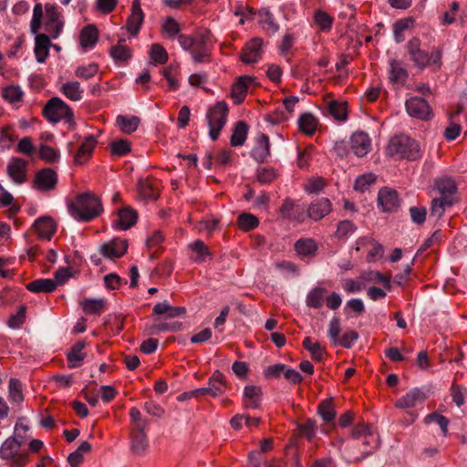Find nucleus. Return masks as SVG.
<instances>
[{"mask_svg":"<svg viewBox=\"0 0 467 467\" xmlns=\"http://www.w3.org/2000/svg\"><path fill=\"white\" fill-rule=\"evenodd\" d=\"M351 150L358 157H364L371 149L368 135L364 131L355 132L350 139Z\"/></svg>","mask_w":467,"mask_h":467,"instance_id":"obj_14","label":"nucleus"},{"mask_svg":"<svg viewBox=\"0 0 467 467\" xmlns=\"http://www.w3.org/2000/svg\"><path fill=\"white\" fill-rule=\"evenodd\" d=\"M182 327V324L179 321L163 322L152 325L149 328V334L158 335L161 332H177L180 331Z\"/></svg>","mask_w":467,"mask_h":467,"instance_id":"obj_46","label":"nucleus"},{"mask_svg":"<svg viewBox=\"0 0 467 467\" xmlns=\"http://www.w3.org/2000/svg\"><path fill=\"white\" fill-rule=\"evenodd\" d=\"M60 92L72 101H79L82 99L83 88L78 81H67L61 85Z\"/></svg>","mask_w":467,"mask_h":467,"instance_id":"obj_33","label":"nucleus"},{"mask_svg":"<svg viewBox=\"0 0 467 467\" xmlns=\"http://www.w3.org/2000/svg\"><path fill=\"white\" fill-rule=\"evenodd\" d=\"M137 212L130 206H125L119 210L118 219L114 222L113 226L125 231L131 228L137 223Z\"/></svg>","mask_w":467,"mask_h":467,"instance_id":"obj_16","label":"nucleus"},{"mask_svg":"<svg viewBox=\"0 0 467 467\" xmlns=\"http://www.w3.org/2000/svg\"><path fill=\"white\" fill-rule=\"evenodd\" d=\"M27 161L13 157L9 160L6 166V173L16 184H22L26 181Z\"/></svg>","mask_w":467,"mask_h":467,"instance_id":"obj_12","label":"nucleus"},{"mask_svg":"<svg viewBox=\"0 0 467 467\" xmlns=\"http://www.w3.org/2000/svg\"><path fill=\"white\" fill-rule=\"evenodd\" d=\"M39 155H40L41 159H43L44 161H46L47 162H49V163H54V162L57 161V160L59 158L58 151L57 150H55L54 148H52L48 145H46V144L40 145Z\"/></svg>","mask_w":467,"mask_h":467,"instance_id":"obj_60","label":"nucleus"},{"mask_svg":"<svg viewBox=\"0 0 467 467\" xmlns=\"http://www.w3.org/2000/svg\"><path fill=\"white\" fill-rule=\"evenodd\" d=\"M9 400L16 403H20L24 400L22 385L17 379H11L9 381Z\"/></svg>","mask_w":467,"mask_h":467,"instance_id":"obj_54","label":"nucleus"},{"mask_svg":"<svg viewBox=\"0 0 467 467\" xmlns=\"http://www.w3.org/2000/svg\"><path fill=\"white\" fill-rule=\"evenodd\" d=\"M24 92L17 85H10L3 89V98L11 104H16L22 101Z\"/></svg>","mask_w":467,"mask_h":467,"instance_id":"obj_47","label":"nucleus"},{"mask_svg":"<svg viewBox=\"0 0 467 467\" xmlns=\"http://www.w3.org/2000/svg\"><path fill=\"white\" fill-rule=\"evenodd\" d=\"M116 121L122 132L130 134L138 129L140 119L136 116L119 115L117 117Z\"/></svg>","mask_w":467,"mask_h":467,"instance_id":"obj_39","label":"nucleus"},{"mask_svg":"<svg viewBox=\"0 0 467 467\" xmlns=\"http://www.w3.org/2000/svg\"><path fill=\"white\" fill-rule=\"evenodd\" d=\"M91 450V444L88 441H82L78 448L71 452L67 457V462L71 467H78L84 461V453Z\"/></svg>","mask_w":467,"mask_h":467,"instance_id":"obj_40","label":"nucleus"},{"mask_svg":"<svg viewBox=\"0 0 467 467\" xmlns=\"http://www.w3.org/2000/svg\"><path fill=\"white\" fill-rule=\"evenodd\" d=\"M26 288L32 293H52L57 288V283L49 278H38L26 285Z\"/></svg>","mask_w":467,"mask_h":467,"instance_id":"obj_31","label":"nucleus"},{"mask_svg":"<svg viewBox=\"0 0 467 467\" xmlns=\"http://www.w3.org/2000/svg\"><path fill=\"white\" fill-rule=\"evenodd\" d=\"M406 110L413 118L427 120L432 117L431 109L425 99L412 97L406 101Z\"/></svg>","mask_w":467,"mask_h":467,"instance_id":"obj_7","label":"nucleus"},{"mask_svg":"<svg viewBox=\"0 0 467 467\" xmlns=\"http://www.w3.org/2000/svg\"><path fill=\"white\" fill-rule=\"evenodd\" d=\"M128 249V241L121 238H114L109 242L104 243L99 247L100 254L109 259L122 257Z\"/></svg>","mask_w":467,"mask_h":467,"instance_id":"obj_11","label":"nucleus"},{"mask_svg":"<svg viewBox=\"0 0 467 467\" xmlns=\"http://www.w3.org/2000/svg\"><path fill=\"white\" fill-rule=\"evenodd\" d=\"M97 144V139L94 135L87 136L81 145L79 146L75 157L74 161L76 164L82 165L88 161L91 156L93 150Z\"/></svg>","mask_w":467,"mask_h":467,"instance_id":"obj_20","label":"nucleus"},{"mask_svg":"<svg viewBox=\"0 0 467 467\" xmlns=\"http://www.w3.org/2000/svg\"><path fill=\"white\" fill-rule=\"evenodd\" d=\"M126 40L121 38L109 49V55L118 64H125L132 57V50L125 44Z\"/></svg>","mask_w":467,"mask_h":467,"instance_id":"obj_23","label":"nucleus"},{"mask_svg":"<svg viewBox=\"0 0 467 467\" xmlns=\"http://www.w3.org/2000/svg\"><path fill=\"white\" fill-rule=\"evenodd\" d=\"M263 40L255 37L250 40L243 48L240 58L245 64L256 63L261 57Z\"/></svg>","mask_w":467,"mask_h":467,"instance_id":"obj_13","label":"nucleus"},{"mask_svg":"<svg viewBox=\"0 0 467 467\" xmlns=\"http://www.w3.org/2000/svg\"><path fill=\"white\" fill-rule=\"evenodd\" d=\"M376 181V176L373 173L360 175L357 178L354 189L358 192H365Z\"/></svg>","mask_w":467,"mask_h":467,"instance_id":"obj_58","label":"nucleus"},{"mask_svg":"<svg viewBox=\"0 0 467 467\" xmlns=\"http://www.w3.org/2000/svg\"><path fill=\"white\" fill-rule=\"evenodd\" d=\"M33 227L40 238L47 240H50L57 230L55 222L49 216H42L36 219Z\"/></svg>","mask_w":467,"mask_h":467,"instance_id":"obj_21","label":"nucleus"},{"mask_svg":"<svg viewBox=\"0 0 467 467\" xmlns=\"http://www.w3.org/2000/svg\"><path fill=\"white\" fill-rule=\"evenodd\" d=\"M357 230V226L349 220H344L338 223L336 236L337 238H346Z\"/></svg>","mask_w":467,"mask_h":467,"instance_id":"obj_63","label":"nucleus"},{"mask_svg":"<svg viewBox=\"0 0 467 467\" xmlns=\"http://www.w3.org/2000/svg\"><path fill=\"white\" fill-rule=\"evenodd\" d=\"M387 151L391 156L415 161L420 157L418 142L406 135L394 136L390 139Z\"/></svg>","mask_w":467,"mask_h":467,"instance_id":"obj_3","label":"nucleus"},{"mask_svg":"<svg viewBox=\"0 0 467 467\" xmlns=\"http://www.w3.org/2000/svg\"><path fill=\"white\" fill-rule=\"evenodd\" d=\"M378 204L385 213L396 212L400 204L398 192L388 187L380 189L378 194Z\"/></svg>","mask_w":467,"mask_h":467,"instance_id":"obj_10","label":"nucleus"},{"mask_svg":"<svg viewBox=\"0 0 467 467\" xmlns=\"http://www.w3.org/2000/svg\"><path fill=\"white\" fill-rule=\"evenodd\" d=\"M258 224L259 221L254 214L243 213L238 216L237 225L243 231L248 232L255 229Z\"/></svg>","mask_w":467,"mask_h":467,"instance_id":"obj_50","label":"nucleus"},{"mask_svg":"<svg viewBox=\"0 0 467 467\" xmlns=\"http://www.w3.org/2000/svg\"><path fill=\"white\" fill-rule=\"evenodd\" d=\"M140 195L145 200H156L159 197L158 187L148 179H140L138 182Z\"/></svg>","mask_w":467,"mask_h":467,"instance_id":"obj_36","label":"nucleus"},{"mask_svg":"<svg viewBox=\"0 0 467 467\" xmlns=\"http://www.w3.org/2000/svg\"><path fill=\"white\" fill-rule=\"evenodd\" d=\"M98 41L99 31L95 25H88L82 28L79 34V43L83 48H93Z\"/></svg>","mask_w":467,"mask_h":467,"instance_id":"obj_28","label":"nucleus"},{"mask_svg":"<svg viewBox=\"0 0 467 467\" xmlns=\"http://www.w3.org/2000/svg\"><path fill=\"white\" fill-rule=\"evenodd\" d=\"M162 30L170 36L174 37L175 36H179L181 31V26L179 23L171 16H168L164 19L162 23Z\"/></svg>","mask_w":467,"mask_h":467,"instance_id":"obj_61","label":"nucleus"},{"mask_svg":"<svg viewBox=\"0 0 467 467\" xmlns=\"http://www.w3.org/2000/svg\"><path fill=\"white\" fill-rule=\"evenodd\" d=\"M359 279L382 284L388 290L391 289V275H384L378 271H369L360 275Z\"/></svg>","mask_w":467,"mask_h":467,"instance_id":"obj_41","label":"nucleus"},{"mask_svg":"<svg viewBox=\"0 0 467 467\" xmlns=\"http://www.w3.org/2000/svg\"><path fill=\"white\" fill-rule=\"evenodd\" d=\"M426 399V394L420 389L414 388L397 400L396 407L400 409L413 408L418 402H422Z\"/></svg>","mask_w":467,"mask_h":467,"instance_id":"obj_22","label":"nucleus"},{"mask_svg":"<svg viewBox=\"0 0 467 467\" xmlns=\"http://www.w3.org/2000/svg\"><path fill=\"white\" fill-rule=\"evenodd\" d=\"M24 443L25 439L24 437L20 436V434H18V438H7L0 447V458L3 460L15 462L23 454L29 456L27 451H21V447Z\"/></svg>","mask_w":467,"mask_h":467,"instance_id":"obj_6","label":"nucleus"},{"mask_svg":"<svg viewBox=\"0 0 467 467\" xmlns=\"http://www.w3.org/2000/svg\"><path fill=\"white\" fill-rule=\"evenodd\" d=\"M258 16L259 23L262 25H267L268 29H270L273 34L278 31L279 26L275 22L273 14L270 12L268 8H261L258 12Z\"/></svg>","mask_w":467,"mask_h":467,"instance_id":"obj_52","label":"nucleus"},{"mask_svg":"<svg viewBox=\"0 0 467 467\" xmlns=\"http://www.w3.org/2000/svg\"><path fill=\"white\" fill-rule=\"evenodd\" d=\"M210 37L206 34H199L194 37L191 54L194 63H202L209 59L211 47L209 46Z\"/></svg>","mask_w":467,"mask_h":467,"instance_id":"obj_9","label":"nucleus"},{"mask_svg":"<svg viewBox=\"0 0 467 467\" xmlns=\"http://www.w3.org/2000/svg\"><path fill=\"white\" fill-rule=\"evenodd\" d=\"M46 119L53 123L61 119L70 122L73 120V112L68 105L58 97L51 98L43 109Z\"/></svg>","mask_w":467,"mask_h":467,"instance_id":"obj_5","label":"nucleus"},{"mask_svg":"<svg viewBox=\"0 0 467 467\" xmlns=\"http://www.w3.org/2000/svg\"><path fill=\"white\" fill-rule=\"evenodd\" d=\"M229 109L225 101H218L212 107L207 114L206 119L209 126V136L212 140H216L222 129L227 121Z\"/></svg>","mask_w":467,"mask_h":467,"instance_id":"obj_4","label":"nucleus"},{"mask_svg":"<svg viewBox=\"0 0 467 467\" xmlns=\"http://www.w3.org/2000/svg\"><path fill=\"white\" fill-rule=\"evenodd\" d=\"M71 215L79 222H89L103 211L101 201L89 192L79 194L68 204Z\"/></svg>","mask_w":467,"mask_h":467,"instance_id":"obj_2","label":"nucleus"},{"mask_svg":"<svg viewBox=\"0 0 467 467\" xmlns=\"http://www.w3.org/2000/svg\"><path fill=\"white\" fill-rule=\"evenodd\" d=\"M295 250L301 258L314 257L317 251V244L311 238H300L295 244Z\"/></svg>","mask_w":467,"mask_h":467,"instance_id":"obj_29","label":"nucleus"},{"mask_svg":"<svg viewBox=\"0 0 467 467\" xmlns=\"http://www.w3.org/2000/svg\"><path fill=\"white\" fill-rule=\"evenodd\" d=\"M81 306L86 314L100 316L106 309L107 301L104 298H86Z\"/></svg>","mask_w":467,"mask_h":467,"instance_id":"obj_32","label":"nucleus"},{"mask_svg":"<svg viewBox=\"0 0 467 467\" xmlns=\"http://www.w3.org/2000/svg\"><path fill=\"white\" fill-rule=\"evenodd\" d=\"M143 19V12H131L127 20V29L132 36H136L139 33Z\"/></svg>","mask_w":467,"mask_h":467,"instance_id":"obj_51","label":"nucleus"},{"mask_svg":"<svg viewBox=\"0 0 467 467\" xmlns=\"http://www.w3.org/2000/svg\"><path fill=\"white\" fill-rule=\"evenodd\" d=\"M332 203L327 198H319L315 200L307 209L309 218L314 221H319L327 215L331 211Z\"/></svg>","mask_w":467,"mask_h":467,"instance_id":"obj_17","label":"nucleus"},{"mask_svg":"<svg viewBox=\"0 0 467 467\" xmlns=\"http://www.w3.org/2000/svg\"><path fill=\"white\" fill-rule=\"evenodd\" d=\"M277 172L274 168L264 167L257 171V180L263 184L272 182L277 178Z\"/></svg>","mask_w":467,"mask_h":467,"instance_id":"obj_64","label":"nucleus"},{"mask_svg":"<svg viewBox=\"0 0 467 467\" xmlns=\"http://www.w3.org/2000/svg\"><path fill=\"white\" fill-rule=\"evenodd\" d=\"M302 345L305 349L309 351V353L311 354V357L314 360L322 361L324 348L321 347V345L318 342H313V340L310 337H306L304 338Z\"/></svg>","mask_w":467,"mask_h":467,"instance_id":"obj_49","label":"nucleus"},{"mask_svg":"<svg viewBox=\"0 0 467 467\" xmlns=\"http://www.w3.org/2000/svg\"><path fill=\"white\" fill-rule=\"evenodd\" d=\"M253 78L248 76L240 77L232 88V98L235 104H240L246 97L248 87Z\"/></svg>","mask_w":467,"mask_h":467,"instance_id":"obj_27","label":"nucleus"},{"mask_svg":"<svg viewBox=\"0 0 467 467\" xmlns=\"http://www.w3.org/2000/svg\"><path fill=\"white\" fill-rule=\"evenodd\" d=\"M251 156L257 162H264L270 156V140L267 135L258 133L256 137V145L252 150Z\"/></svg>","mask_w":467,"mask_h":467,"instance_id":"obj_18","label":"nucleus"},{"mask_svg":"<svg viewBox=\"0 0 467 467\" xmlns=\"http://www.w3.org/2000/svg\"><path fill=\"white\" fill-rule=\"evenodd\" d=\"M389 65V78L390 82L403 86L409 78L408 70L403 62L397 59H390Z\"/></svg>","mask_w":467,"mask_h":467,"instance_id":"obj_19","label":"nucleus"},{"mask_svg":"<svg viewBox=\"0 0 467 467\" xmlns=\"http://www.w3.org/2000/svg\"><path fill=\"white\" fill-rule=\"evenodd\" d=\"M435 187L441 193V197L444 199H449L451 201H455V203L458 202L455 197L457 193V185L455 181L449 176H443L435 180Z\"/></svg>","mask_w":467,"mask_h":467,"instance_id":"obj_15","label":"nucleus"},{"mask_svg":"<svg viewBox=\"0 0 467 467\" xmlns=\"http://www.w3.org/2000/svg\"><path fill=\"white\" fill-rule=\"evenodd\" d=\"M186 314L184 306H172L167 301L156 304L152 308V315H166L169 318H174Z\"/></svg>","mask_w":467,"mask_h":467,"instance_id":"obj_30","label":"nucleus"},{"mask_svg":"<svg viewBox=\"0 0 467 467\" xmlns=\"http://www.w3.org/2000/svg\"><path fill=\"white\" fill-rule=\"evenodd\" d=\"M86 347V341L79 340L75 343L67 354V360L69 368H75L81 366L87 354L82 350Z\"/></svg>","mask_w":467,"mask_h":467,"instance_id":"obj_24","label":"nucleus"},{"mask_svg":"<svg viewBox=\"0 0 467 467\" xmlns=\"http://www.w3.org/2000/svg\"><path fill=\"white\" fill-rule=\"evenodd\" d=\"M150 55L151 59L157 64L163 65L168 60V53L160 44H153L151 46Z\"/></svg>","mask_w":467,"mask_h":467,"instance_id":"obj_55","label":"nucleus"},{"mask_svg":"<svg viewBox=\"0 0 467 467\" xmlns=\"http://www.w3.org/2000/svg\"><path fill=\"white\" fill-rule=\"evenodd\" d=\"M326 290L323 287L317 286L308 292L306 304L308 307L320 308L323 305Z\"/></svg>","mask_w":467,"mask_h":467,"instance_id":"obj_44","label":"nucleus"},{"mask_svg":"<svg viewBox=\"0 0 467 467\" xmlns=\"http://www.w3.org/2000/svg\"><path fill=\"white\" fill-rule=\"evenodd\" d=\"M455 203V201L444 199L442 197L434 198L431 201L430 215L435 218H441L447 207H451Z\"/></svg>","mask_w":467,"mask_h":467,"instance_id":"obj_45","label":"nucleus"},{"mask_svg":"<svg viewBox=\"0 0 467 467\" xmlns=\"http://www.w3.org/2000/svg\"><path fill=\"white\" fill-rule=\"evenodd\" d=\"M208 387L210 396L215 398L223 394L227 389L225 376L219 370H215L209 378Z\"/></svg>","mask_w":467,"mask_h":467,"instance_id":"obj_26","label":"nucleus"},{"mask_svg":"<svg viewBox=\"0 0 467 467\" xmlns=\"http://www.w3.org/2000/svg\"><path fill=\"white\" fill-rule=\"evenodd\" d=\"M317 124V119L311 113H304L298 119L299 130L306 135L315 133Z\"/></svg>","mask_w":467,"mask_h":467,"instance_id":"obj_43","label":"nucleus"},{"mask_svg":"<svg viewBox=\"0 0 467 467\" xmlns=\"http://www.w3.org/2000/svg\"><path fill=\"white\" fill-rule=\"evenodd\" d=\"M314 19L316 24L318 26L320 30L322 31H329L332 23H333V17L330 16L327 13L324 11H317L316 12L314 16Z\"/></svg>","mask_w":467,"mask_h":467,"instance_id":"obj_56","label":"nucleus"},{"mask_svg":"<svg viewBox=\"0 0 467 467\" xmlns=\"http://www.w3.org/2000/svg\"><path fill=\"white\" fill-rule=\"evenodd\" d=\"M406 50L414 67L420 70L431 67L436 71L441 67L442 50L441 48H433L431 53L423 50L419 37H412L409 40L406 45Z\"/></svg>","mask_w":467,"mask_h":467,"instance_id":"obj_1","label":"nucleus"},{"mask_svg":"<svg viewBox=\"0 0 467 467\" xmlns=\"http://www.w3.org/2000/svg\"><path fill=\"white\" fill-rule=\"evenodd\" d=\"M262 389L259 386L248 385L244 387V397L246 407L257 409L260 406Z\"/></svg>","mask_w":467,"mask_h":467,"instance_id":"obj_34","label":"nucleus"},{"mask_svg":"<svg viewBox=\"0 0 467 467\" xmlns=\"http://www.w3.org/2000/svg\"><path fill=\"white\" fill-rule=\"evenodd\" d=\"M298 429L302 435L306 436L308 441H312L317 431V421L308 419L305 423L298 425Z\"/></svg>","mask_w":467,"mask_h":467,"instance_id":"obj_59","label":"nucleus"},{"mask_svg":"<svg viewBox=\"0 0 467 467\" xmlns=\"http://www.w3.org/2000/svg\"><path fill=\"white\" fill-rule=\"evenodd\" d=\"M42 17H43V7L40 3H37L34 6L33 16H32V20L30 22V31L32 34H36L39 31V29L41 27V24H42Z\"/></svg>","mask_w":467,"mask_h":467,"instance_id":"obj_57","label":"nucleus"},{"mask_svg":"<svg viewBox=\"0 0 467 467\" xmlns=\"http://www.w3.org/2000/svg\"><path fill=\"white\" fill-rule=\"evenodd\" d=\"M247 133L248 125L244 121H238L231 136V145L233 147L242 146L246 140Z\"/></svg>","mask_w":467,"mask_h":467,"instance_id":"obj_38","label":"nucleus"},{"mask_svg":"<svg viewBox=\"0 0 467 467\" xmlns=\"http://www.w3.org/2000/svg\"><path fill=\"white\" fill-rule=\"evenodd\" d=\"M145 430H131V449L137 454H141L148 448V437Z\"/></svg>","mask_w":467,"mask_h":467,"instance_id":"obj_35","label":"nucleus"},{"mask_svg":"<svg viewBox=\"0 0 467 467\" xmlns=\"http://www.w3.org/2000/svg\"><path fill=\"white\" fill-rule=\"evenodd\" d=\"M317 413L326 422H332L336 419V410L331 399L321 401L317 408Z\"/></svg>","mask_w":467,"mask_h":467,"instance_id":"obj_42","label":"nucleus"},{"mask_svg":"<svg viewBox=\"0 0 467 467\" xmlns=\"http://www.w3.org/2000/svg\"><path fill=\"white\" fill-rule=\"evenodd\" d=\"M423 421L425 424L436 422L440 426L443 436H447L449 420L445 416L441 415L437 412H432V413L426 415Z\"/></svg>","mask_w":467,"mask_h":467,"instance_id":"obj_53","label":"nucleus"},{"mask_svg":"<svg viewBox=\"0 0 467 467\" xmlns=\"http://www.w3.org/2000/svg\"><path fill=\"white\" fill-rule=\"evenodd\" d=\"M99 71V66L91 63L88 66L78 67L75 70L76 77L79 78L88 79L94 77Z\"/></svg>","mask_w":467,"mask_h":467,"instance_id":"obj_62","label":"nucleus"},{"mask_svg":"<svg viewBox=\"0 0 467 467\" xmlns=\"http://www.w3.org/2000/svg\"><path fill=\"white\" fill-rule=\"evenodd\" d=\"M35 55L36 61L44 63L48 57L51 42L46 34H35Z\"/></svg>","mask_w":467,"mask_h":467,"instance_id":"obj_25","label":"nucleus"},{"mask_svg":"<svg viewBox=\"0 0 467 467\" xmlns=\"http://www.w3.org/2000/svg\"><path fill=\"white\" fill-rule=\"evenodd\" d=\"M327 111L336 120L345 121L348 119V103L346 101L331 100L327 102Z\"/></svg>","mask_w":467,"mask_h":467,"instance_id":"obj_37","label":"nucleus"},{"mask_svg":"<svg viewBox=\"0 0 467 467\" xmlns=\"http://www.w3.org/2000/svg\"><path fill=\"white\" fill-rule=\"evenodd\" d=\"M57 183V172L51 168H45L36 173L33 188L40 192H49L56 188Z\"/></svg>","mask_w":467,"mask_h":467,"instance_id":"obj_8","label":"nucleus"},{"mask_svg":"<svg viewBox=\"0 0 467 467\" xmlns=\"http://www.w3.org/2000/svg\"><path fill=\"white\" fill-rule=\"evenodd\" d=\"M192 252L195 253V256L193 257V261L196 263H203L210 257L211 254L209 248L205 245V244L201 240H196L190 244Z\"/></svg>","mask_w":467,"mask_h":467,"instance_id":"obj_48","label":"nucleus"}]
</instances>
